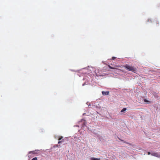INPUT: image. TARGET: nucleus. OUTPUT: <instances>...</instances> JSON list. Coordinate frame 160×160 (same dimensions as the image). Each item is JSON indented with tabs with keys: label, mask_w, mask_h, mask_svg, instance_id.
Returning <instances> with one entry per match:
<instances>
[{
	"label": "nucleus",
	"mask_w": 160,
	"mask_h": 160,
	"mask_svg": "<svg viewBox=\"0 0 160 160\" xmlns=\"http://www.w3.org/2000/svg\"><path fill=\"white\" fill-rule=\"evenodd\" d=\"M127 70L135 72L137 69L136 68L133 66H130L129 64H126L123 66Z\"/></svg>",
	"instance_id": "1"
},
{
	"label": "nucleus",
	"mask_w": 160,
	"mask_h": 160,
	"mask_svg": "<svg viewBox=\"0 0 160 160\" xmlns=\"http://www.w3.org/2000/svg\"><path fill=\"white\" fill-rule=\"evenodd\" d=\"M151 154L152 156L158 158L160 157V154L158 153L157 152H153Z\"/></svg>",
	"instance_id": "2"
},
{
	"label": "nucleus",
	"mask_w": 160,
	"mask_h": 160,
	"mask_svg": "<svg viewBox=\"0 0 160 160\" xmlns=\"http://www.w3.org/2000/svg\"><path fill=\"white\" fill-rule=\"evenodd\" d=\"M109 92L108 91H107L106 92H105L104 91H102V95H107L109 94Z\"/></svg>",
	"instance_id": "3"
},
{
	"label": "nucleus",
	"mask_w": 160,
	"mask_h": 160,
	"mask_svg": "<svg viewBox=\"0 0 160 160\" xmlns=\"http://www.w3.org/2000/svg\"><path fill=\"white\" fill-rule=\"evenodd\" d=\"M63 138V137L62 136H61L59 137V138L58 139V140L59 141L58 142V143L59 144L60 143L62 142L63 141V140H62L61 141H60Z\"/></svg>",
	"instance_id": "4"
},
{
	"label": "nucleus",
	"mask_w": 160,
	"mask_h": 160,
	"mask_svg": "<svg viewBox=\"0 0 160 160\" xmlns=\"http://www.w3.org/2000/svg\"><path fill=\"white\" fill-rule=\"evenodd\" d=\"M118 139H119L120 141H122L124 143H127V144H129V145H131V144L130 143H128V142H125V141H124V140H122L121 139H120L119 138H118Z\"/></svg>",
	"instance_id": "5"
},
{
	"label": "nucleus",
	"mask_w": 160,
	"mask_h": 160,
	"mask_svg": "<svg viewBox=\"0 0 160 160\" xmlns=\"http://www.w3.org/2000/svg\"><path fill=\"white\" fill-rule=\"evenodd\" d=\"M109 68L111 69H117V68L115 67H112L110 65H108V66Z\"/></svg>",
	"instance_id": "6"
},
{
	"label": "nucleus",
	"mask_w": 160,
	"mask_h": 160,
	"mask_svg": "<svg viewBox=\"0 0 160 160\" xmlns=\"http://www.w3.org/2000/svg\"><path fill=\"white\" fill-rule=\"evenodd\" d=\"M99 159L97 158H91V160H98Z\"/></svg>",
	"instance_id": "7"
},
{
	"label": "nucleus",
	"mask_w": 160,
	"mask_h": 160,
	"mask_svg": "<svg viewBox=\"0 0 160 160\" xmlns=\"http://www.w3.org/2000/svg\"><path fill=\"white\" fill-rule=\"evenodd\" d=\"M126 110V108H123L121 111V112H123L125 111Z\"/></svg>",
	"instance_id": "8"
},
{
	"label": "nucleus",
	"mask_w": 160,
	"mask_h": 160,
	"mask_svg": "<svg viewBox=\"0 0 160 160\" xmlns=\"http://www.w3.org/2000/svg\"><path fill=\"white\" fill-rule=\"evenodd\" d=\"M32 160H37V157L34 158Z\"/></svg>",
	"instance_id": "9"
},
{
	"label": "nucleus",
	"mask_w": 160,
	"mask_h": 160,
	"mask_svg": "<svg viewBox=\"0 0 160 160\" xmlns=\"http://www.w3.org/2000/svg\"><path fill=\"white\" fill-rule=\"evenodd\" d=\"M33 152H34L33 151H30L29 152V153H32L33 154H34V153H33Z\"/></svg>",
	"instance_id": "10"
},
{
	"label": "nucleus",
	"mask_w": 160,
	"mask_h": 160,
	"mask_svg": "<svg viewBox=\"0 0 160 160\" xmlns=\"http://www.w3.org/2000/svg\"><path fill=\"white\" fill-rule=\"evenodd\" d=\"M148 155H150V154H151V153L150 152H148Z\"/></svg>",
	"instance_id": "11"
},
{
	"label": "nucleus",
	"mask_w": 160,
	"mask_h": 160,
	"mask_svg": "<svg viewBox=\"0 0 160 160\" xmlns=\"http://www.w3.org/2000/svg\"><path fill=\"white\" fill-rule=\"evenodd\" d=\"M144 101L145 102H148V101L146 100V99H145Z\"/></svg>",
	"instance_id": "12"
},
{
	"label": "nucleus",
	"mask_w": 160,
	"mask_h": 160,
	"mask_svg": "<svg viewBox=\"0 0 160 160\" xmlns=\"http://www.w3.org/2000/svg\"><path fill=\"white\" fill-rule=\"evenodd\" d=\"M115 58V57H112V58L113 60H114V59Z\"/></svg>",
	"instance_id": "13"
}]
</instances>
